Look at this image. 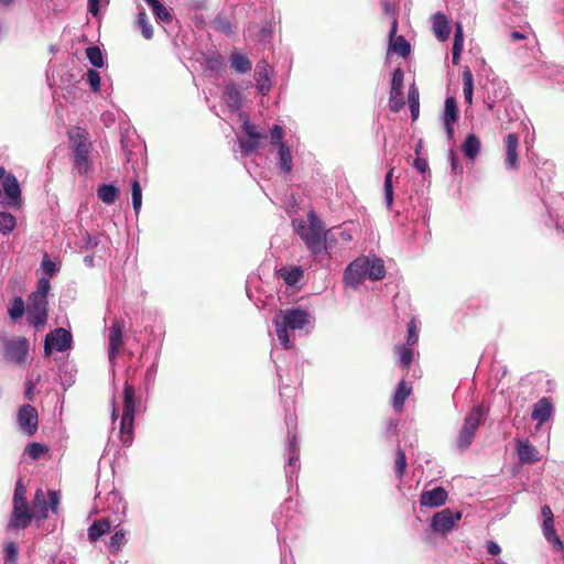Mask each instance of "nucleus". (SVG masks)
Returning a JSON list of instances; mask_svg holds the SVG:
<instances>
[{
	"mask_svg": "<svg viewBox=\"0 0 564 564\" xmlns=\"http://www.w3.org/2000/svg\"><path fill=\"white\" fill-rule=\"evenodd\" d=\"M315 324V316L302 305L281 308L273 318L278 340L286 350L293 348L289 332L308 335L314 330Z\"/></svg>",
	"mask_w": 564,
	"mask_h": 564,
	"instance_id": "1",
	"label": "nucleus"
},
{
	"mask_svg": "<svg viewBox=\"0 0 564 564\" xmlns=\"http://www.w3.org/2000/svg\"><path fill=\"white\" fill-rule=\"evenodd\" d=\"M289 388L288 384L280 383V397L286 411H290L291 405V402L288 400L290 397L286 395ZM285 424L288 427V463L285 466V478L286 481L291 484L294 479H297V473L300 470V446L295 434L296 416L294 413L288 412L285 414Z\"/></svg>",
	"mask_w": 564,
	"mask_h": 564,
	"instance_id": "2",
	"label": "nucleus"
},
{
	"mask_svg": "<svg viewBox=\"0 0 564 564\" xmlns=\"http://www.w3.org/2000/svg\"><path fill=\"white\" fill-rule=\"evenodd\" d=\"M135 404L134 387L126 382L123 387V413L120 420V433L123 436L122 443L124 445H130L132 442Z\"/></svg>",
	"mask_w": 564,
	"mask_h": 564,
	"instance_id": "3",
	"label": "nucleus"
},
{
	"mask_svg": "<svg viewBox=\"0 0 564 564\" xmlns=\"http://www.w3.org/2000/svg\"><path fill=\"white\" fill-rule=\"evenodd\" d=\"M488 410L482 405H475L464 419V424L457 437V447L466 449L474 441L475 433L487 415Z\"/></svg>",
	"mask_w": 564,
	"mask_h": 564,
	"instance_id": "4",
	"label": "nucleus"
},
{
	"mask_svg": "<svg viewBox=\"0 0 564 564\" xmlns=\"http://www.w3.org/2000/svg\"><path fill=\"white\" fill-rule=\"evenodd\" d=\"M69 141L73 149L74 169L82 175L87 174L90 169L88 158L90 144L86 139V131L84 129L77 128L75 133H69Z\"/></svg>",
	"mask_w": 564,
	"mask_h": 564,
	"instance_id": "5",
	"label": "nucleus"
},
{
	"mask_svg": "<svg viewBox=\"0 0 564 564\" xmlns=\"http://www.w3.org/2000/svg\"><path fill=\"white\" fill-rule=\"evenodd\" d=\"M543 204L547 210V227L554 226L558 232L564 234V195L562 193L552 194L543 198Z\"/></svg>",
	"mask_w": 564,
	"mask_h": 564,
	"instance_id": "6",
	"label": "nucleus"
},
{
	"mask_svg": "<svg viewBox=\"0 0 564 564\" xmlns=\"http://www.w3.org/2000/svg\"><path fill=\"white\" fill-rule=\"evenodd\" d=\"M48 502L46 500V495L42 489H37L35 491L33 498V513L34 518L37 520H46L48 518V511L51 510L53 513L57 512V507L61 500V494L56 490H48Z\"/></svg>",
	"mask_w": 564,
	"mask_h": 564,
	"instance_id": "7",
	"label": "nucleus"
},
{
	"mask_svg": "<svg viewBox=\"0 0 564 564\" xmlns=\"http://www.w3.org/2000/svg\"><path fill=\"white\" fill-rule=\"evenodd\" d=\"M73 347V336L69 330L63 327H57L46 334L44 338V354L46 356L55 351H66Z\"/></svg>",
	"mask_w": 564,
	"mask_h": 564,
	"instance_id": "8",
	"label": "nucleus"
},
{
	"mask_svg": "<svg viewBox=\"0 0 564 564\" xmlns=\"http://www.w3.org/2000/svg\"><path fill=\"white\" fill-rule=\"evenodd\" d=\"M48 317V301L29 296L26 306V321L35 329L41 330Z\"/></svg>",
	"mask_w": 564,
	"mask_h": 564,
	"instance_id": "9",
	"label": "nucleus"
},
{
	"mask_svg": "<svg viewBox=\"0 0 564 564\" xmlns=\"http://www.w3.org/2000/svg\"><path fill=\"white\" fill-rule=\"evenodd\" d=\"M272 524L275 528L278 541L285 543L290 536L289 532L297 525L295 512L290 514V507L283 505L281 509L272 516Z\"/></svg>",
	"mask_w": 564,
	"mask_h": 564,
	"instance_id": "10",
	"label": "nucleus"
},
{
	"mask_svg": "<svg viewBox=\"0 0 564 564\" xmlns=\"http://www.w3.org/2000/svg\"><path fill=\"white\" fill-rule=\"evenodd\" d=\"M368 278V257L360 256L350 262L344 272V282L358 288Z\"/></svg>",
	"mask_w": 564,
	"mask_h": 564,
	"instance_id": "11",
	"label": "nucleus"
},
{
	"mask_svg": "<svg viewBox=\"0 0 564 564\" xmlns=\"http://www.w3.org/2000/svg\"><path fill=\"white\" fill-rule=\"evenodd\" d=\"M29 354V340L25 337H17L3 341V357L14 364H23Z\"/></svg>",
	"mask_w": 564,
	"mask_h": 564,
	"instance_id": "12",
	"label": "nucleus"
},
{
	"mask_svg": "<svg viewBox=\"0 0 564 564\" xmlns=\"http://www.w3.org/2000/svg\"><path fill=\"white\" fill-rule=\"evenodd\" d=\"M460 518L462 513L459 511H453L449 508H445L432 517L431 529L435 533L446 534L454 528Z\"/></svg>",
	"mask_w": 564,
	"mask_h": 564,
	"instance_id": "13",
	"label": "nucleus"
},
{
	"mask_svg": "<svg viewBox=\"0 0 564 564\" xmlns=\"http://www.w3.org/2000/svg\"><path fill=\"white\" fill-rule=\"evenodd\" d=\"M242 129L247 139L239 138L238 142L242 154L248 156L258 150L260 140L265 138V135L258 132L256 126L248 118L243 120Z\"/></svg>",
	"mask_w": 564,
	"mask_h": 564,
	"instance_id": "14",
	"label": "nucleus"
},
{
	"mask_svg": "<svg viewBox=\"0 0 564 564\" xmlns=\"http://www.w3.org/2000/svg\"><path fill=\"white\" fill-rule=\"evenodd\" d=\"M274 70L265 59L257 63L254 68L256 87L261 96H267L272 87L271 77Z\"/></svg>",
	"mask_w": 564,
	"mask_h": 564,
	"instance_id": "15",
	"label": "nucleus"
},
{
	"mask_svg": "<svg viewBox=\"0 0 564 564\" xmlns=\"http://www.w3.org/2000/svg\"><path fill=\"white\" fill-rule=\"evenodd\" d=\"M487 96L484 99L486 108L491 111L496 104L503 101L510 93V89L505 80H492L486 88Z\"/></svg>",
	"mask_w": 564,
	"mask_h": 564,
	"instance_id": "16",
	"label": "nucleus"
},
{
	"mask_svg": "<svg viewBox=\"0 0 564 564\" xmlns=\"http://www.w3.org/2000/svg\"><path fill=\"white\" fill-rule=\"evenodd\" d=\"M35 514L29 509L28 505H13L11 518L9 520L7 530H20L29 527Z\"/></svg>",
	"mask_w": 564,
	"mask_h": 564,
	"instance_id": "17",
	"label": "nucleus"
},
{
	"mask_svg": "<svg viewBox=\"0 0 564 564\" xmlns=\"http://www.w3.org/2000/svg\"><path fill=\"white\" fill-rule=\"evenodd\" d=\"M18 422L20 429L28 435H33L37 430L39 415L31 404H24L19 409Z\"/></svg>",
	"mask_w": 564,
	"mask_h": 564,
	"instance_id": "18",
	"label": "nucleus"
},
{
	"mask_svg": "<svg viewBox=\"0 0 564 564\" xmlns=\"http://www.w3.org/2000/svg\"><path fill=\"white\" fill-rule=\"evenodd\" d=\"M398 20L393 19L389 30V52L395 53L401 57H408L411 53V44L403 35H397Z\"/></svg>",
	"mask_w": 564,
	"mask_h": 564,
	"instance_id": "19",
	"label": "nucleus"
},
{
	"mask_svg": "<svg viewBox=\"0 0 564 564\" xmlns=\"http://www.w3.org/2000/svg\"><path fill=\"white\" fill-rule=\"evenodd\" d=\"M109 348L108 356L109 360L112 362L122 346L123 341V324L119 321H115L109 328Z\"/></svg>",
	"mask_w": 564,
	"mask_h": 564,
	"instance_id": "20",
	"label": "nucleus"
},
{
	"mask_svg": "<svg viewBox=\"0 0 564 564\" xmlns=\"http://www.w3.org/2000/svg\"><path fill=\"white\" fill-rule=\"evenodd\" d=\"M505 145H506L505 166L509 171H517L519 169V160H518L519 137H518V134L509 133L506 137Z\"/></svg>",
	"mask_w": 564,
	"mask_h": 564,
	"instance_id": "21",
	"label": "nucleus"
},
{
	"mask_svg": "<svg viewBox=\"0 0 564 564\" xmlns=\"http://www.w3.org/2000/svg\"><path fill=\"white\" fill-rule=\"evenodd\" d=\"M4 194L8 198V205L17 207L21 205V187L18 178L9 173L2 181Z\"/></svg>",
	"mask_w": 564,
	"mask_h": 564,
	"instance_id": "22",
	"label": "nucleus"
},
{
	"mask_svg": "<svg viewBox=\"0 0 564 564\" xmlns=\"http://www.w3.org/2000/svg\"><path fill=\"white\" fill-rule=\"evenodd\" d=\"M553 412L554 406L551 400L546 397H543L533 404L531 419L542 425L552 417Z\"/></svg>",
	"mask_w": 564,
	"mask_h": 564,
	"instance_id": "23",
	"label": "nucleus"
},
{
	"mask_svg": "<svg viewBox=\"0 0 564 564\" xmlns=\"http://www.w3.org/2000/svg\"><path fill=\"white\" fill-rule=\"evenodd\" d=\"M447 500V491L443 487H435L432 490L423 491L420 496L422 506L437 508L443 506Z\"/></svg>",
	"mask_w": 564,
	"mask_h": 564,
	"instance_id": "24",
	"label": "nucleus"
},
{
	"mask_svg": "<svg viewBox=\"0 0 564 564\" xmlns=\"http://www.w3.org/2000/svg\"><path fill=\"white\" fill-rule=\"evenodd\" d=\"M432 29L435 37L441 42L447 41L452 31L447 17L441 11L432 15Z\"/></svg>",
	"mask_w": 564,
	"mask_h": 564,
	"instance_id": "25",
	"label": "nucleus"
},
{
	"mask_svg": "<svg viewBox=\"0 0 564 564\" xmlns=\"http://www.w3.org/2000/svg\"><path fill=\"white\" fill-rule=\"evenodd\" d=\"M303 241L305 242L307 249L314 253L319 254L325 251V238L324 232L305 231L301 235Z\"/></svg>",
	"mask_w": 564,
	"mask_h": 564,
	"instance_id": "26",
	"label": "nucleus"
},
{
	"mask_svg": "<svg viewBox=\"0 0 564 564\" xmlns=\"http://www.w3.org/2000/svg\"><path fill=\"white\" fill-rule=\"evenodd\" d=\"M223 96L227 106L232 110H239L241 108V93L236 84H227L224 88Z\"/></svg>",
	"mask_w": 564,
	"mask_h": 564,
	"instance_id": "27",
	"label": "nucleus"
},
{
	"mask_svg": "<svg viewBox=\"0 0 564 564\" xmlns=\"http://www.w3.org/2000/svg\"><path fill=\"white\" fill-rule=\"evenodd\" d=\"M276 167L283 174H289L292 171V154L286 143H280L278 147Z\"/></svg>",
	"mask_w": 564,
	"mask_h": 564,
	"instance_id": "28",
	"label": "nucleus"
},
{
	"mask_svg": "<svg viewBox=\"0 0 564 564\" xmlns=\"http://www.w3.org/2000/svg\"><path fill=\"white\" fill-rule=\"evenodd\" d=\"M120 191L112 183H104L97 187V197L106 205H112L119 197Z\"/></svg>",
	"mask_w": 564,
	"mask_h": 564,
	"instance_id": "29",
	"label": "nucleus"
},
{
	"mask_svg": "<svg viewBox=\"0 0 564 564\" xmlns=\"http://www.w3.org/2000/svg\"><path fill=\"white\" fill-rule=\"evenodd\" d=\"M278 274L283 279L288 286H296L304 276V271L301 267H282L278 270Z\"/></svg>",
	"mask_w": 564,
	"mask_h": 564,
	"instance_id": "30",
	"label": "nucleus"
},
{
	"mask_svg": "<svg viewBox=\"0 0 564 564\" xmlns=\"http://www.w3.org/2000/svg\"><path fill=\"white\" fill-rule=\"evenodd\" d=\"M412 388L406 384L405 380H401L394 391L392 399V408L395 412H401L405 400L411 394Z\"/></svg>",
	"mask_w": 564,
	"mask_h": 564,
	"instance_id": "31",
	"label": "nucleus"
},
{
	"mask_svg": "<svg viewBox=\"0 0 564 564\" xmlns=\"http://www.w3.org/2000/svg\"><path fill=\"white\" fill-rule=\"evenodd\" d=\"M111 523L106 518L94 521L88 528V539L90 542L98 541L102 535L109 533Z\"/></svg>",
	"mask_w": 564,
	"mask_h": 564,
	"instance_id": "32",
	"label": "nucleus"
},
{
	"mask_svg": "<svg viewBox=\"0 0 564 564\" xmlns=\"http://www.w3.org/2000/svg\"><path fill=\"white\" fill-rule=\"evenodd\" d=\"M518 456L522 464H532L539 460L538 451L529 441L518 443Z\"/></svg>",
	"mask_w": 564,
	"mask_h": 564,
	"instance_id": "33",
	"label": "nucleus"
},
{
	"mask_svg": "<svg viewBox=\"0 0 564 564\" xmlns=\"http://www.w3.org/2000/svg\"><path fill=\"white\" fill-rule=\"evenodd\" d=\"M480 145H481V143H480L479 138L474 133H469V134H467V137L465 138V140L462 144V151L468 160L473 161L479 154Z\"/></svg>",
	"mask_w": 564,
	"mask_h": 564,
	"instance_id": "34",
	"label": "nucleus"
},
{
	"mask_svg": "<svg viewBox=\"0 0 564 564\" xmlns=\"http://www.w3.org/2000/svg\"><path fill=\"white\" fill-rule=\"evenodd\" d=\"M464 46V30L460 22L455 23L454 42L452 47V63L457 65L459 63L460 54Z\"/></svg>",
	"mask_w": 564,
	"mask_h": 564,
	"instance_id": "35",
	"label": "nucleus"
},
{
	"mask_svg": "<svg viewBox=\"0 0 564 564\" xmlns=\"http://www.w3.org/2000/svg\"><path fill=\"white\" fill-rule=\"evenodd\" d=\"M386 275V268L382 259L368 257V279L372 281L382 280Z\"/></svg>",
	"mask_w": 564,
	"mask_h": 564,
	"instance_id": "36",
	"label": "nucleus"
},
{
	"mask_svg": "<svg viewBox=\"0 0 564 564\" xmlns=\"http://www.w3.org/2000/svg\"><path fill=\"white\" fill-rule=\"evenodd\" d=\"M459 110L455 97L448 96L444 102L443 122L456 123Z\"/></svg>",
	"mask_w": 564,
	"mask_h": 564,
	"instance_id": "37",
	"label": "nucleus"
},
{
	"mask_svg": "<svg viewBox=\"0 0 564 564\" xmlns=\"http://www.w3.org/2000/svg\"><path fill=\"white\" fill-rule=\"evenodd\" d=\"M462 76L464 99L468 105H471L474 96V76L468 66L464 67Z\"/></svg>",
	"mask_w": 564,
	"mask_h": 564,
	"instance_id": "38",
	"label": "nucleus"
},
{
	"mask_svg": "<svg viewBox=\"0 0 564 564\" xmlns=\"http://www.w3.org/2000/svg\"><path fill=\"white\" fill-rule=\"evenodd\" d=\"M408 100L411 118L413 121H415L420 115V93L414 83L409 87Z\"/></svg>",
	"mask_w": 564,
	"mask_h": 564,
	"instance_id": "39",
	"label": "nucleus"
},
{
	"mask_svg": "<svg viewBox=\"0 0 564 564\" xmlns=\"http://www.w3.org/2000/svg\"><path fill=\"white\" fill-rule=\"evenodd\" d=\"M230 66L239 74H246L251 69L249 58L240 53H232L230 55Z\"/></svg>",
	"mask_w": 564,
	"mask_h": 564,
	"instance_id": "40",
	"label": "nucleus"
},
{
	"mask_svg": "<svg viewBox=\"0 0 564 564\" xmlns=\"http://www.w3.org/2000/svg\"><path fill=\"white\" fill-rule=\"evenodd\" d=\"M26 313L24 301L21 296H14L8 307V314L12 322L19 321Z\"/></svg>",
	"mask_w": 564,
	"mask_h": 564,
	"instance_id": "41",
	"label": "nucleus"
},
{
	"mask_svg": "<svg viewBox=\"0 0 564 564\" xmlns=\"http://www.w3.org/2000/svg\"><path fill=\"white\" fill-rule=\"evenodd\" d=\"M394 167H390L389 171L384 175L383 181V192H384V202L389 209H391L393 205V175H394Z\"/></svg>",
	"mask_w": 564,
	"mask_h": 564,
	"instance_id": "42",
	"label": "nucleus"
},
{
	"mask_svg": "<svg viewBox=\"0 0 564 564\" xmlns=\"http://www.w3.org/2000/svg\"><path fill=\"white\" fill-rule=\"evenodd\" d=\"M86 57L95 68H102L105 66L104 53L97 45L88 46L86 48Z\"/></svg>",
	"mask_w": 564,
	"mask_h": 564,
	"instance_id": "43",
	"label": "nucleus"
},
{
	"mask_svg": "<svg viewBox=\"0 0 564 564\" xmlns=\"http://www.w3.org/2000/svg\"><path fill=\"white\" fill-rule=\"evenodd\" d=\"M127 532L123 529L117 530L111 536L107 544L108 550L111 553L118 552L127 543Z\"/></svg>",
	"mask_w": 564,
	"mask_h": 564,
	"instance_id": "44",
	"label": "nucleus"
},
{
	"mask_svg": "<svg viewBox=\"0 0 564 564\" xmlns=\"http://www.w3.org/2000/svg\"><path fill=\"white\" fill-rule=\"evenodd\" d=\"M152 9V12L158 21L170 23L172 21V15L164 7V4L160 0H153V2L149 3Z\"/></svg>",
	"mask_w": 564,
	"mask_h": 564,
	"instance_id": "45",
	"label": "nucleus"
},
{
	"mask_svg": "<svg viewBox=\"0 0 564 564\" xmlns=\"http://www.w3.org/2000/svg\"><path fill=\"white\" fill-rule=\"evenodd\" d=\"M17 226L15 217L7 212H0V232L9 235Z\"/></svg>",
	"mask_w": 564,
	"mask_h": 564,
	"instance_id": "46",
	"label": "nucleus"
},
{
	"mask_svg": "<svg viewBox=\"0 0 564 564\" xmlns=\"http://www.w3.org/2000/svg\"><path fill=\"white\" fill-rule=\"evenodd\" d=\"M41 269L46 275V278L54 276L61 270V263L57 261H53L50 259L47 253H44L41 261Z\"/></svg>",
	"mask_w": 564,
	"mask_h": 564,
	"instance_id": "47",
	"label": "nucleus"
},
{
	"mask_svg": "<svg viewBox=\"0 0 564 564\" xmlns=\"http://www.w3.org/2000/svg\"><path fill=\"white\" fill-rule=\"evenodd\" d=\"M137 23L141 30L142 36L145 40H151L153 37V28L144 10L138 13Z\"/></svg>",
	"mask_w": 564,
	"mask_h": 564,
	"instance_id": "48",
	"label": "nucleus"
},
{
	"mask_svg": "<svg viewBox=\"0 0 564 564\" xmlns=\"http://www.w3.org/2000/svg\"><path fill=\"white\" fill-rule=\"evenodd\" d=\"M131 198L133 210L138 215L142 206V188L137 178L131 182Z\"/></svg>",
	"mask_w": 564,
	"mask_h": 564,
	"instance_id": "49",
	"label": "nucleus"
},
{
	"mask_svg": "<svg viewBox=\"0 0 564 564\" xmlns=\"http://www.w3.org/2000/svg\"><path fill=\"white\" fill-rule=\"evenodd\" d=\"M50 291H51L50 279L46 276H42L37 280L36 290L34 292H32L29 296L47 300V295H48Z\"/></svg>",
	"mask_w": 564,
	"mask_h": 564,
	"instance_id": "50",
	"label": "nucleus"
},
{
	"mask_svg": "<svg viewBox=\"0 0 564 564\" xmlns=\"http://www.w3.org/2000/svg\"><path fill=\"white\" fill-rule=\"evenodd\" d=\"M412 346L403 345L399 347V365L402 369H409L412 361H413V350L411 348Z\"/></svg>",
	"mask_w": 564,
	"mask_h": 564,
	"instance_id": "51",
	"label": "nucleus"
},
{
	"mask_svg": "<svg viewBox=\"0 0 564 564\" xmlns=\"http://www.w3.org/2000/svg\"><path fill=\"white\" fill-rule=\"evenodd\" d=\"M403 80L404 72L402 70V68L397 67L392 72L390 90H394L395 95L400 91H403Z\"/></svg>",
	"mask_w": 564,
	"mask_h": 564,
	"instance_id": "52",
	"label": "nucleus"
},
{
	"mask_svg": "<svg viewBox=\"0 0 564 564\" xmlns=\"http://www.w3.org/2000/svg\"><path fill=\"white\" fill-rule=\"evenodd\" d=\"M47 451H48L47 446H45L41 443H37V442L30 443L25 447V453L29 455L30 458H32L34 460L39 459Z\"/></svg>",
	"mask_w": 564,
	"mask_h": 564,
	"instance_id": "53",
	"label": "nucleus"
},
{
	"mask_svg": "<svg viewBox=\"0 0 564 564\" xmlns=\"http://www.w3.org/2000/svg\"><path fill=\"white\" fill-rule=\"evenodd\" d=\"M404 105L405 102L403 99V91H400L395 95L394 90H390L389 109L392 112H399L404 107Z\"/></svg>",
	"mask_w": 564,
	"mask_h": 564,
	"instance_id": "54",
	"label": "nucleus"
},
{
	"mask_svg": "<svg viewBox=\"0 0 564 564\" xmlns=\"http://www.w3.org/2000/svg\"><path fill=\"white\" fill-rule=\"evenodd\" d=\"M206 69L218 72L224 65V58L220 54H212L205 57Z\"/></svg>",
	"mask_w": 564,
	"mask_h": 564,
	"instance_id": "55",
	"label": "nucleus"
},
{
	"mask_svg": "<svg viewBox=\"0 0 564 564\" xmlns=\"http://www.w3.org/2000/svg\"><path fill=\"white\" fill-rule=\"evenodd\" d=\"M406 468V456L401 447L397 449L395 457V474L399 478H402Z\"/></svg>",
	"mask_w": 564,
	"mask_h": 564,
	"instance_id": "56",
	"label": "nucleus"
},
{
	"mask_svg": "<svg viewBox=\"0 0 564 564\" xmlns=\"http://www.w3.org/2000/svg\"><path fill=\"white\" fill-rule=\"evenodd\" d=\"M19 547L15 542H9L4 546V562L15 564L18 560Z\"/></svg>",
	"mask_w": 564,
	"mask_h": 564,
	"instance_id": "57",
	"label": "nucleus"
},
{
	"mask_svg": "<svg viewBox=\"0 0 564 564\" xmlns=\"http://www.w3.org/2000/svg\"><path fill=\"white\" fill-rule=\"evenodd\" d=\"M86 79L90 86L91 91L97 93L100 90V75L96 69L89 68L86 72Z\"/></svg>",
	"mask_w": 564,
	"mask_h": 564,
	"instance_id": "58",
	"label": "nucleus"
},
{
	"mask_svg": "<svg viewBox=\"0 0 564 564\" xmlns=\"http://www.w3.org/2000/svg\"><path fill=\"white\" fill-rule=\"evenodd\" d=\"M13 505H28V500L25 497V488L22 485L21 480H19L15 485L13 492Z\"/></svg>",
	"mask_w": 564,
	"mask_h": 564,
	"instance_id": "59",
	"label": "nucleus"
},
{
	"mask_svg": "<svg viewBox=\"0 0 564 564\" xmlns=\"http://www.w3.org/2000/svg\"><path fill=\"white\" fill-rule=\"evenodd\" d=\"M271 144L273 147H280V143H285L282 139L284 135V130L280 124H273L271 130Z\"/></svg>",
	"mask_w": 564,
	"mask_h": 564,
	"instance_id": "60",
	"label": "nucleus"
},
{
	"mask_svg": "<svg viewBox=\"0 0 564 564\" xmlns=\"http://www.w3.org/2000/svg\"><path fill=\"white\" fill-rule=\"evenodd\" d=\"M419 340V330L415 322L412 319L408 324L406 346H414Z\"/></svg>",
	"mask_w": 564,
	"mask_h": 564,
	"instance_id": "61",
	"label": "nucleus"
},
{
	"mask_svg": "<svg viewBox=\"0 0 564 564\" xmlns=\"http://www.w3.org/2000/svg\"><path fill=\"white\" fill-rule=\"evenodd\" d=\"M272 36V24L270 21H265L258 33V40L262 43L269 42Z\"/></svg>",
	"mask_w": 564,
	"mask_h": 564,
	"instance_id": "62",
	"label": "nucleus"
},
{
	"mask_svg": "<svg viewBox=\"0 0 564 564\" xmlns=\"http://www.w3.org/2000/svg\"><path fill=\"white\" fill-rule=\"evenodd\" d=\"M543 534L545 539L554 545L562 544L561 538L555 532L554 522L551 524V527H543Z\"/></svg>",
	"mask_w": 564,
	"mask_h": 564,
	"instance_id": "63",
	"label": "nucleus"
},
{
	"mask_svg": "<svg viewBox=\"0 0 564 564\" xmlns=\"http://www.w3.org/2000/svg\"><path fill=\"white\" fill-rule=\"evenodd\" d=\"M448 160L451 163L452 172L454 174L463 173V165L460 164L459 159L453 149L448 151Z\"/></svg>",
	"mask_w": 564,
	"mask_h": 564,
	"instance_id": "64",
	"label": "nucleus"
}]
</instances>
